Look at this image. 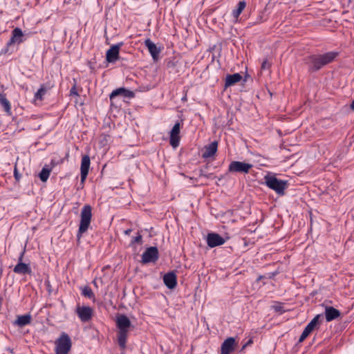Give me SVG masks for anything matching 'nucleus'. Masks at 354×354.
<instances>
[{
    "label": "nucleus",
    "mask_w": 354,
    "mask_h": 354,
    "mask_svg": "<svg viewBox=\"0 0 354 354\" xmlns=\"http://www.w3.org/2000/svg\"><path fill=\"white\" fill-rule=\"evenodd\" d=\"M50 88V86L46 87L45 84H41L38 91L35 93V99L42 100L44 95L46 94V93Z\"/></svg>",
    "instance_id": "26"
},
{
    "label": "nucleus",
    "mask_w": 354,
    "mask_h": 354,
    "mask_svg": "<svg viewBox=\"0 0 354 354\" xmlns=\"http://www.w3.org/2000/svg\"><path fill=\"white\" fill-rule=\"evenodd\" d=\"M123 45V42H120L113 45L106 53V59L109 63H114L119 59V53L120 47Z\"/></svg>",
    "instance_id": "10"
},
{
    "label": "nucleus",
    "mask_w": 354,
    "mask_h": 354,
    "mask_svg": "<svg viewBox=\"0 0 354 354\" xmlns=\"http://www.w3.org/2000/svg\"><path fill=\"white\" fill-rule=\"evenodd\" d=\"M76 313L83 322H88L92 318L93 310L89 306H78Z\"/></svg>",
    "instance_id": "13"
},
{
    "label": "nucleus",
    "mask_w": 354,
    "mask_h": 354,
    "mask_svg": "<svg viewBox=\"0 0 354 354\" xmlns=\"http://www.w3.org/2000/svg\"><path fill=\"white\" fill-rule=\"evenodd\" d=\"M14 177L17 181L19 182L20 180L21 174L19 173L16 166L15 167V169H14Z\"/></svg>",
    "instance_id": "32"
},
{
    "label": "nucleus",
    "mask_w": 354,
    "mask_h": 354,
    "mask_svg": "<svg viewBox=\"0 0 354 354\" xmlns=\"http://www.w3.org/2000/svg\"><path fill=\"white\" fill-rule=\"evenodd\" d=\"M351 109L354 111V100L352 102L351 104Z\"/></svg>",
    "instance_id": "38"
},
{
    "label": "nucleus",
    "mask_w": 354,
    "mask_h": 354,
    "mask_svg": "<svg viewBox=\"0 0 354 354\" xmlns=\"http://www.w3.org/2000/svg\"><path fill=\"white\" fill-rule=\"evenodd\" d=\"M116 326L118 329L117 333L118 345L124 350L126 348L128 333L131 326V321L127 315H118L116 317Z\"/></svg>",
    "instance_id": "2"
},
{
    "label": "nucleus",
    "mask_w": 354,
    "mask_h": 354,
    "mask_svg": "<svg viewBox=\"0 0 354 354\" xmlns=\"http://www.w3.org/2000/svg\"><path fill=\"white\" fill-rule=\"evenodd\" d=\"M51 172V169L48 167V166L45 165L40 173L39 174V179L42 182H46L49 178L50 174Z\"/></svg>",
    "instance_id": "27"
},
{
    "label": "nucleus",
    "mask_w": 354,
    "mask_h": 354,
    "mask_svg": "<svg viewBox=\"0 0 354 354\" xmlns=\"http://www.w3.org/2000/svg\"><path fill=\"white\" fill-rule=\"evenodd\" d=\"M131 232V229H128V230L124 231V234H127V235H129Z\"/></svg>",
    "instance_id": "37"
},
{
    "label": "nucleus",
    "mask_w": 354,
    "mask_h": 354,
    "mask_svg": "<svg viewBox=\"0 0 354 354\" xmlns=\"http://www.w3.org/2000/svg\"><path fill=\"white\" fill-rule=\"evenodd\" d=\"M242 79V76L239 73H234L227 75L225 78V87L227 88L239 82Z\"/></svg>",
    "instance_id": "23"
},
{
    "label": "nucleus",
    "mask_w": 354,
    "mask_h": 354,
    "mask_svg": "<svg viewBox=\"0 0 354 354\" xmlns=\"http://www.w3.org/2000/svg\"><path fill=\"white\" fill-rule=\"evenodd\" d=\"M253 167L252 164L240 161H232L228 167L230 172H237L248 174L250 169Z\"/></svg>",
    "instance_id": "8"
},
{
    "label": "nucleus",
    "mask_w": 354,
    "mask_h": 354,
    "mask_svg": "<svg viewBox=\"0 0 354 354\" xmlns=\"http://www.w3.org/2000/svg\"><path fill=\"white\" fill-rule=\"evenodd\" d=\"M32 317L30 314H26L23 315H18L17 319L14 321L13 324L22 328L31 323Z\"/></svg>",
    "instance_id": "22"
},
{
    "label": "nucleus",
    "mask_w": 354,
    "mask_h": 354,
    "mask_svg": "<svg viewBox=\"0 0 354 354\" xmlns=\"http://www.w3.org/2000/svg\"><path fill=\"white\" fill-rule=\"evenodd\" d=\"M273 309L275 312L279 313L280 314L286 312V310L283 309V306L280 303H277L276 305L273 306Z\"/></svg>",
    "instance_id": "30"
},
{
    "label": "nucleus",
    "mask_w": 354,
    "mask_h": 354,
    "mask_svg": "<svg viewBox=\"0 0 354 354\" xmlns=\"http://www.w3.org/2000/svg\"><path fill=\"white\" fill-rule=\"evenodd\" d=\"M13 272L19 274H31L32 270L29 264L18 262L14 267Z\"/></svg>",
    "instance_id": "20"
},
{
    "label": "nucleus",
    "mask_w": 354,
    "mask_h": 354,
    "mask_svg": "<svg viewBox=\"0 0 354 354\" xmlns=\"http://www.w3.org/2000/svg\"><path fill=\"white\" fill-rule=\"evenodd\" d=\"M163 282L169 289H174L177 286V277L174 271L169 272L163 276Z\"/></svg>",
    "instance_id": "16"
},
{
    "label": "nucleus",
    "mask_w": 354,
    "mask_h": 354,
    "mask_svg": "<svg viewBox=\"0 0 354 354\" xmlns=\"http://www.w3.org/2000/svg\"><path fill=\"white\" fill-rule=\"evenodd\" d=\"M55 344L56 354H68L72 346L71 337L65 332L61 333Z\"/></svg>",
    "instance_id": "5"
},
{
    "label": "nucleus",
    "mask_w": 354,
    "mask_h": 354,
    "mask_svg": "<svg viewBox=\"0 0 354 354\" xmlns=\"http://www.w3.org/2000/svg\"><path fill=\"white\" fill-rule=\"evenodd\" d=\"M265 184L271 189L274 190L278 195L285 194V189L288 188V183L287 180L278 179L274 175L270 174L264 177Z\"/></svg>",
    "instance_id": "3"
},
{
    "label": "nucleus",
    "mask_w": 354,
    "mask_h": 354,
    "mask_svg": "<svg viewBox=\"0 0 354 354\" xmlns=\"http://www.w3.org/2000/svg\"><path fill=\"white\" fill-rule=\"evenodd\" d=\"M263 277V276H260L259 278L258 279V280L262 279Z\"/></svg>",
    "instance_id": "40"
},
{
    "label": "nucleus",
    "mask_w": 354,
    "mask_h": 354,
    "mask_svg": "<svg viewBox=\"0 0 354 354\" xmlns=\"http://www.w3.org/2000/svg\"><path fill=\"white\" fill-rule=\"evenodd\" d=\"M218 141H214L209 145L205 146L202 157L203 158H208L214 156L217 151Z\"/></svg>",
    "instance_id": "19"
},
{
    "label": "nucleus",
    "mask_w": 354,
    "mask_h": 354,
    "mask_svg": "<svg viewBox=\"0 0 354 354\" xmlns=\"http://www.w3.org/2000/svg\"><path fill=\"white\" fill-rule=\"evenodd\" d=\"M24 254H25V249L20 253V255L18 257V262H22Z\"/></svg>",
    "instance_id": "36"
},
{
    "label": "nucleus",
    "mask_w": 354,
    "mask_h": 354,
    "mask_svg": "<svg viewBox=\"0 0 354 354\" xmlns=\"http://www.w3.org/2000/svg\"><path fill=\"white\" fill-rule=\"evenodd\" d=\"M145 46L147 48L153 60H157L159 57L160 49L150 39H147L145 41Z\"/></svg>",
    "instance_id": "18"
},
{
    "label": "nucleus",
    "mask_w": 354,
    "mask_h": 354,
    "mask_svg": "<svg viewBox=\"0 0 354 354\" xmlns=\"http://www.w3.org/2000/svg\"><path fill=\"white\" fill-rule=\"evenodd\" d=\"M245 7L246 2L245 1H241L239 2L236 8L233 10L232 16L236 19V21H237L239 15L241 14V12L245 8Z\"/></svg>",
    "instance_id": "25"
},
{
    "label": "nucleus",
    "mask_w": 354,
    "mask_h": 354,
    "mask_svg": "<svg viewBox=\"0 0 354 354\" xmlns=\"http://www.w3.org/2000/svg\"><path fill=\"white\" fill-rule=\"evenodd\" d=\"M70 95H79L75 84L71 88Z\"/></svg>",
    "instance_id": "33"
},
{
    "label": "nucleus",
    "mask_w": 354,
    "mask_h": 354,
    "mask_svg": "<svg viewBox=\"0 0 354 354\" xmlns=\"http://www.w3.org/2000/svg\"><path fill=\"white\" fill-rule=\"evenodd\" d=\"M92 218V208L89 205H85L82 207L80 214V223L77 236L80 239L82 234L85 233L90 225Z\"/></svg>",
    "instance_id": "4"
},
{
    "label": "nucleus",
    "mask_w": 354,
    "mask_h": 354,
    "mask_svg": "<svg viewBox=\"0 0 354 354\" xmlns=\"http://www.w3.org/2000/svg\"><path fill=\"white\" fill-rule=\"evenodd\" d=\"M0 105L3 108L4 111L9 115L12 114L11 104L6 98L5 93H0Z\"/></svg>",
    "instance_id": "24"
},
{
    "label": "nucleus",
    "mask_w": 354,
    "mask_h": 354,
    "mask_svg": "<svg viewBox=\"0 0 354 354\" xmlns=\"http://www.w3.org/2000/svg\"><path fill=\"white\" fill-rule=\"evenodd\" d=\"M159 258L158 250L155 246H151L146 249L142 255V263L144 264L155 263Z\"/></svg>",
    "instance_id": "6"
},
{
    "label": "nucleus",
    "mask_w": 354,
    "mask_h": 354,
    "mask_svg": "<svg viewBox=\"0 0 354 354\" xmlns=\"http://www.w3.org/2000/svg\"><path fill=\"white\" fill-rule=\"evenodd\" d=\"M338 53L336 52H328L323 55H314L306 59V63L308 65V71L315 72L321 69L324 66L334 61Z\"/></svg>",
    "instance_id": "1"
},
{
    "label": "nucleus",
    "mask_w": 354,
    "mask_h": 354,
    "mask_svg": "<svg viewBox=\"0 0 354 354\" xmlns=\"http://www.w3.org/2000/svg\"><path fill=\"white\" fill-rule=\"evenodd\" d=\"M91 160L88 155H84L82 158L80 166L81 183H84L88 174Z\"/></svg>",
    "instance_id": "12"
},
{
    "label": "nucleus",
    "mask_w": 354,
    "mask_h": 354,
    "mask_svg": "<svg viewBox=\"0 0 354 354\" xmlns=\"http://www.w3.org/2000/svg\"><path fill=\"white\" fill-rule=\"evenodd\" d=\"M271 62H270L268 59H266L261 63V70H269L271 67Z\"/></svg>",
    "instance_id": "29"
},
{
    "label": "nucleus",
    "mask_w": 354,
    "mask_h": 354,
    "mask_svg": "<svg viewBox=\"0 0 354 354\" xmlns=\"http://www.w3.org/2000/svg\"><path fill=\"white\" fill-rule=\"evenodd\" d=\"M23 37L24 33L21 29L19 28H15L12 31V37L8 41V46H12L15 43L21 44L24 41Z\"/></svg>",
    "instance_id": "17"
},
{
    "label": "nucleus",
    "mask_w": 354,
    "mask_h": 354,
    "mask_svg": "<svg viewBox=\"0 0 354 354\" xmlns=\"http://www.w3.org/2000/svg\"><path fill=\"white\" fill-rule=\"evenodd\" d=\"M93 284H94L95 286H97V283H96V282H95V280L93 281Z\"/></svg>",
    "instance_id": "39"
},
{
    "label": "nucleus",
    "mask_w": 354,
    "mask_h": 354,
    "mask_svg": "<svg viewBox=\"0 0 354 354\" xmlns=\"http://www.w3.org/2000/svg\"><path fill=\"white\" fill-rule=\"evenodd\" d=\"M142 236L139 233L138 234V236L133 238L131 244H134L136 243H140L142 241Z\"/></svg>",
    "instance_id": "31"
},
{
    "label": "nucleus",
    "mask_w": 354,
    "mask_h": 354,
    "mask_svg": "<svg viewBox=\"0 0 354 354\" xmlns=\"http://www.w3.org/2000/svg\"><path fill=\"white\" fill-rule=\"evenodd\" d=\"M82 295L85 297H88L89 299H92V298H94L95 297V295L93 292V290H91V288L88 286H84L82 290Z\"/></svg>",
    "instance_id": "28"
},
{
    "label": "nucleus",
    "mask_w": 354,
    "mask_h": 354,
    "mask_svg": "<svg viewBox=\"0 0 354 354\" xmlns=\"http://www.w3.org/2000/svg\"><path fill=\"white\" fill-rule=\"evenodd\" d=\"M118 96L130 99L134 97V93L123 87L118 88L111 92L109 95L110 100L113 101L114 98Z\"/></svg>",
    "instance_id": "14"
},
{
    "label": "nucleus",
    "mask_w": 354,
    "mask_h": 354,
    "mask_svg": "<svg viewBox=\"0 0 354 354\" xmlns=\"http://www.w3.org/2000/svg\"><path fill=\"white\" fill-rule=\"evenodd\" d=\"M252 340L250 339H249L241 348V349L240 350V352H242L248 346L250 345L251 344H252Z\"/></svg>",
    "instance_id": "34"
},
{
    "label": "nucleus",
    "mask_w": 354,
    "mask_h": 354,
    "mask_svg": "<svg viewBox=\"0 0 354 354\" xmlns=\"http://www.w3.org/2000/svg\"><path fill=\"white\" fill-rule=\"evenodd\" d=\"M10 46H8V43L6 44V46L1 50L2 54H6L9 53V48Z\"/></svg>",
    "instance_id": "35"
},
{
    "label": "nucleus",
    "mask_w": 354,
    "mask_h": 354,
    "mask_svg": "<svg viewBox=\"0 0 354 354\" xmlns=\"http://www.w3.org/2000/svg\"><path fill=\"white\" fill-rule=\"evenodd\" d=\"M236 345L235 338L228 337L221 344V354H230L234 351Z\"/></svg>",
    "instance_id": "15"
},
{
    "label": "nucleus",
    "mask_w": 354,
    "mask_h": 354,
    "mask_svg": "<svg viewBox=\"0 0 354 354\" xmlns=\"http://www.w3.org/2000/svg\"><path fill=\"white\" fill-rule=\"evenodd\" d=\"M225 242V239L217 233L211 232L208 233L207 235V243L209 248H212L216 246L221 245L224 244Z\"/></svg>",
    "instance_id": "11"
},
{
    "label": "nucleus",
    "mask_w": 354,
    "mask_h": 354,
    "mask_svg": "<svg viewBox=\"0 0 354 354\" xmlns=\"http://www.w3.org/2000/svg\"><path fill=\"white\" fill-rule=\"evenodd\" d=\"M180 124L177 122L169 133V143L174 148H176L180 144Z\"/></svg>",
    "instance_id": "9"
},
{
    "label": "nucleus",
    "mask_w": 354,
    "mask_h": 354,
    "mask_svg": "<svg viewBox=\"0 0 354 354\" xmlns=\"http://www.w3.org/2000/svg\"><path fill=\"white\" fill-rule=\"evenodd\" d=\"M323 318V315L319 314L317 315L305 327L299 339V342H302L304 339L315 330L319 324V319Z\"/></svg>",
    "instance_id": "7"
},
{
    "label": "nucleus",
    "mask_w": 354,
    "mask_h": 354,
    "mask_svg": "<svg viewBox=\"0 0 354 354\" xmlns=\"http://www.w3.org/2000/svg\"><path fill=\"white\" fill-rule=\"evenodd\" d=\"M340 312L333 306H326L325 308V317L327 322H331L340 317Z\"/></svg>",
    "instance_id": "21"
}]
</instances>
